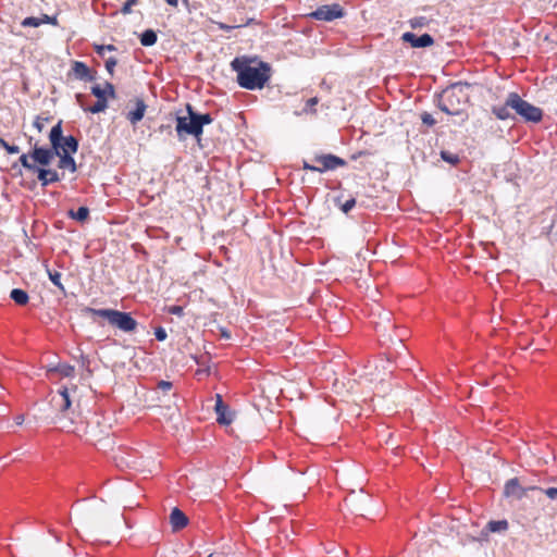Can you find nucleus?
<instances>
[{
    "mask_svg": "<svg viewBox=\"0 0 557 557\" xmlns=\"http://www.w3.org/2000/svg\"><path fill=\"white\" fill-rule=\"evenodd\" d=\"M231 67L237 74L238 85L248 90L262 89L271 78V66L263 61L252 66L248 59L235 58Z\"/></svg>",
    "mask_w": 557,
    "mask_h": 557,
    "instance_id": "obj_1",
    "label": "nucleus"
},
{
    "mask_svg": "<svg viewBox=\"0 0 557 557\" xmlns=\"http://www.w3.org/2000/svg\"><path fill=\"white\" fill-rule=\"evenodd\" d=\"M188 116H177L175 131L180 139L186 135L195 136L199 139L202 135L203 126L212 123L213 119L209 113H197L190 104L186 106Z\"/></svg>",
    "mask_w": 557,
    "mask_h": 557,
    "instance_id": "obj_2",
    "label": "nucleus"
},
{
    "mask_svg": "<svg viewBox=\"0 0 557 557\" xmlns=\"http://www.w3.org/2000/svg\"><path fill=\"white\" fill-rule=\"evenodd\" d=\"M84 312L107 319L111 325L125 333L135 332L138 326V322L132 317L129 312L115 309H95L90 307H86Z\"/></svg>",
    "mask_w": 557,
    "mask_h": 557,
    "instance_id": "obj_3",
    "label": "nucleus"
},
{
    "mask_svg": "<svg viewBox=\"0 0 557 557\" xmlns=\"http://www.w3.org/2000/svg\"><path fill=\"white\" fill-rule=\"evenodd\" d=\"M507 104L527 123H540L543 120V110L522 99L517 92L508 94Z\"/></svg>",
    "mask_w": 557,
    "mask_h": 557,
    "instance_id": "obj_4",
    "label": "nucleus"
},
{
    "mask_svg": "<svg viewBox=\"0 0 557 557\" xmlns=\"http://www.w3.org/2000/svg\"><path fill=\"white\" fill-rule=\"evenodd\" d=\"M60 123H57L50 131L49 139L51 143V148H44L35 146L30 158L40 165L47 166L51 163L53 158L58 153V140L60 137Z\"/></svg>",
    "mask_w": 557,
    "mask_h": 557,
    "instance_id": "obj_5",
    "label": "nucleus"
},
{
    "mask_svg": "<svg viewBox=\"0 0 557 557\" xmlns=\"http://www.w3.org/2000/svg\"><path fill=\"white\" fill-rule=\"evenodd\" d=\"M345 15L344 9L338 3L325 4L319 7L310 13V16L317 21L331 22Z\"/></svg>",
    "mask_w": 557,
    "mask_h": 557,
    "instance_id": "obj_6",
    "label": "nucleus"
},
{
    "mask_svg": "<svg viewBox=\"0 0 557 557\" xmlns=\"http://www.w3.org/2000/svg\"><path fill=\"white\" fill-rule=\"evenodd\" d=\"M314 161L319 164L318 172L333 171L347 164L346 160L332 153L315 156Z\"/></svg>",
    "mask_w": 557,
    "mask_h": 557,
    "instance_id": "obj_7",
    "label": "nucleus"
},
{
    "mask_svg": "<svg viewBox=\"0 0 557 557\" xmlns=\"http://www.w3.org/2000/svg\"><path fill=\"white\" fill-rule=\"evenodd\" d=\"M537 486L522 487L518 478L508 480L504 486V495L506 497H515L516 499H522L527 496L528 491H534Z\"/></svg>",
    "mask_w": 557,
    "mask_h": 557,
    "instance_id": "obj_8",
    "label": "nucleus"
},
{
    "mask_svg": "<svg viewBox=\"0 0 557 557\" xmlns=\"http://www.w3.org/2000/svg\"><path fill=\"white\" fill-rule=\"evenodd\" d=\"M58 123H60V137L58 140L57 154L75 153L78 149V140L72 135L64 137L62 134V121H59Z\"/></svg>",
    "mask_w": 557,
    "mask_h": 557,
    "instance_id": "obj_9",
    "label": "nucleus"
},
{
    "mask_svg": "<svg viewBox=\"0 0 557 557\" xmlns=\"http://www.w3.org/2000/svg\"><path fill=\"white\" fill-rule=\"evenodd\" d=\"M401 39L403 41L410 44L413 48H425L434 44L433 37L429 34L417 36L413 33L407 32L403 34Z\"/></svg>",
    "mask_w": 557,
    "mask_h": 557,
    "instance_id": "obj_10",
    "label": "nucleus"
},
{
    "mask_svg": "<svg viewBox=\"0 0 557 557\" xmlns=\"http://www.w3.org/2000/svg\"><path fill=\"white\" fill-rule=\"evenodd\" d=\"M91 94L97 98V101L94 106L89 108H84L85 111H89L91 113H100L103 112L108 108V98L102 90L100 85H94L91 87Z\"/></svg>",
    "mask_w": 557,
    "mask_h": 557,
    "instance_id": "obj_11",
    "label": "nucleus"
},
{
    "mask_svg": "<svg viewBox=\"0 0 557 557\" xmlns=\"http://www.w3.org/2000/svg\"><path fill=\"white\" fill-rule=\"evenodd\" d=\"M72 73L76 79L83 82H94L96 79L97 72L91 71L84 62L74 61L72 64Z\"/></svg>",
    "mask_w": 557,
    "mask_h": 557,
    "instance_id": "obj_12",
    "label": "nucleus"
},
{
    "mask_svg": "<svg viewBox=\"0 0 557 557\" xmlns=\"http://www.w3.org/2000/svg\"><path fill=\"white\" fill-rule=\"evenodd\" d=\"M52 406L60 411L61 413H65L71 407V399L69 395V391L66 387H62L58 391L55 395L51 398Z\"/></svg>",
    "mask_w": 557,
    "mask_h": 557,
    "instance_id": "obj_13",
    "label": "nucleus"
},
{
    "mask_svg": "<svg viewBox=\"0 0 557 557\" xmlns=\"http://www.w3.org/2000/svg\"><path fill=\"white\" fill-rule=\"evenodd\" d=\"M215 413H216V421L220 424H230L233 421L232 416L228 412V406L223 403L222 396L216 394V401H215Z\"/></svg>",
    "mask_w": 557,
    "mask_h": 557,
    "instance_id": "obj_14",
    "label": "nucleus"
},
{
    "mask_svg": "<svg viewBox=\"0 0 557 557\" xmlns=\"http://www.w3.org/2000/svg\"><path fill=\"white\" fill-rule=\"evenodd\" d=\"M170 524L173 531H180L188 524V517L177 507H174L170 513Z\"/></svg>",
    "mask_w": 557,
    "mask_h": 557,
    "instance_id": "obj_15",
    "label": "nucleus"
},
{
    "mask_svg": "<svg viewBox=\"0 0 557 557\" xmlns=\"http://www.w3.org/2000/svg\"><path fill=\"white\" fill-rule=\"evenodd\" d=\"M455 96L454 88L447 89L444 92L443 98L438 101V108L441 111L445 112L449 115H457L459 114V109L455 108L451 103V98Z\"/></svg>",
    "mask_w": 557,
    "mask_h": 557,
    "instance_id": "obj_16",
    "label": "nucleus"
},
{
    "mask_svg": "<svg viewBox=\"0 0 557 557\" xmlns=\"http://www.w3.org/2000/svg\"><path fill=\"white\" fill-rule=\"evenodd\" d=\"M37 178L41 183V186H48L49 184L57 183L61 180L59 173L54 170H48L44 168L37 169Z\"/></svg>",
    "mask_w": 557,
    "mask_h": 557,
    "instance_id": "obj_17",
    "label": "nucleus"
},
{
    "mask_svg": "<svg viewBox=\"0 0 557 557\" xmlns=\"http://www.w3.org/2000/svg\"><path fill=\"white\" fill-rule=\"evenodd\" d=\"M146 109L147 104L145 103V101L138 98L136 100L135 109L129 111L126 115L129 123L136 125L139 121H141L145 115Z\"/></svg>",
    "mask_w": 557,
    "mask_h": 557,
    "instance_id": "obj_18",
    "label": "nucleus"
},
{
    "mask_svg": "<svg viewBox=\"0 0 557 557\" xmlns=\"http://www.w3.org/2000/svg\"><path fill=\"white\" fill-rule=\"evenodd\" d=\"M57 156L60 157L59 164H58V166L60 169L69 170L72 173L76 172V170H77L76 162L71 153H62V154H57Z\"/></svg>",
    "mask_w": 557,
    "mask_h": 557,
    "instance_id": "obj_19",
    "label": "nucleus"
},
{
    "mask_svg": "<svg viewBox=\"0 0 557 557\" xmlns=\"http://www.w3.org/2000/svg\"><path fill=\"white\" fill-rule=\"evenodd\" d=\"M510 106L507 104V100L505 101V104L503 106H493L492 107V113L498 119V120H502V121H505V120H508V119H512L513 116L511 115L510 111H509Z\"/></svg>",
    "mask_w": 557,
    "mask_h": 557,
    "instance_id": "obj_20",
    "label": "nucleus"
},
{
    "mask_svg": "<svg viewBox=\"0 0 557 557\" xmlns=\"http://www.w3.org/2000/svg\"><path fill=\"white\" fill-rule=\"evenodd\" d=\"M10 298L18 306H25L29 300L28 294L21 288L12 289L10 293Z\"/></svg>",
    "mask_w": 557,
    "mask_h": 557,
    "instance_id": "obj_21",
    "label": "nucleus"
},
{
    "mask_svg": "<svg viewBox=\"0 0 557 557\" xmlns=\"http://www.w3.org/2000/svg\"><path fill=\"white\" fill-rule=\"evenodd\" d=\"M158 36L154 30L146 29L140 35V44L145 47L153 46L157 42Z\"/></svg>",
    "mask_w": 557,
    "mask_h": 557,
    "instance_id": "obj_22",
    "label": "nucleus"
},
{
    "mask_svg": "<svg viewBox=\"0 0 557 557\" xmlns=\"http://www.w3.org/2000/svg\"><path fill=\"white\" fill-rule=\"evenodd\" d=\"M69 216L76 221L84 222L89 216V209L87 207H79L76 211L70 210Z\"/></svg>",
    "mask_w": 557,
    "mask_h": 557,
    "instance_id": "obj_23",
    "label": "nucleus"
},
{
    "mask_svg": "<svg viewBox=\"0 0 557 557\" xmlns=\"http://www.w3.org/2000/svg\"><path fill=\"white\" fill-rule=\"evenodd\" d=\"M334 202L344 213H348L356 206V199L354 197L347 199L345 202H341V198L336 197Z\"/></svg>",
    "mask_w": 557,
    "mask_h": 557,
    "instance_id": "obj_24",
    "label": "nucleus"
},
{
    "mask_svg": "<svg viewBox=\"0 0 557 557\" xmlns=\"http://www.w3.org/2000/svg\"><path fill=\"white\" fill-rule=\"evenodd\" d=\"M487 528L491 532H500L508 529L507 520H492L488 522Z\"/></svg>",
    "mask_w": 557,
    "mask_h": 557,
    "instance_id": "obj_25",
    "label": "nucleus"
},
{
    "mask_svg": "<svg viewBox=\"0 0 557 557\" xmlns=\"http://www.w3.org/2000/svg\"><path fill=\"white\" fill-rule=\"evenodd\" d=\"M441 158L451 165H457L460 162V158L458 154L451 153L446 150L441 151Z\"/></svg>",
    "mask_w": 557,
    "mask_h": 557,
    "instance_id": "obj_26",
    "label": "nucleus"
},
{
    "mask_svg": "<svg viewBox=\"0 0 557 557\" xmlns=\"http://www.w3.org/2000/svg\"><path fill=\"white\" fill-rule=\"evenodd\" d=\"M49 278L61 292H65L63 284L61 283L62 274L58 271H48Z\"/></svg>",
    "mask_w": 557,
    "mask_h": 557,
    "instance_id": "obj_27",
    "label": "nucleus"
},
{
    "mask_svg": "<svg viewBox=\"0 0 557 557\" xmlns=\"http://www.w3.org/2000/svg\"><path fill=\"white\" fill-rule=\"evenodd\" d=\"M94 49L96 51V53L103 58L104 57V53L107 51L111 52V51H115L116 50V47L114 45H98V44H94Z\"/></svg>",
    "mask_w": 557,
    "mask_h": 557,
    "instance_id": "obj_28",
    "label": "nucleus"
},
{
    "mask_svg": "<svg viewBox=\"0 0 557 557\" xmlns=\"http://www.w3.org/2000/svg\"><path fill=\"white\" fill-rule=\"evenodd\" d=\"M54 370L59 372L63 377H70L74 374V367L66 363L59 364Z\"/></svg>",
    "mask_w": 557,
    "mask_h": 557,
    "instance_id": "obj_29",
    "label": "nucleus"
},
{
    "mask_svg": "<svg viewBox=\"0 0 557 557\" xmlns=\"http://www.w3.org/2000/svg\"><path fill=\"white\" fill-rule=\"evenodd\" d=\"M42 24L41 17L28 16L25 17L21 25L23 27H38Z\"/></svg>",
    "mask_w": 557,
    "mask_h": 557,
    "instance_id": "obj_30",
    "label": "nucleus"
},
{
    "mask_svg": "<svg viewBox=\"0 0 557 557\" xmlns=\"http://www.w3.org/2000/svg\"><path fill=\"white\" fill-rule=\"evenodd\" d=\"M412 28H422L428 26L429 20L424 16H417L409 21Z\"/></svg>",
    "mask_w": 557,
    "mask_h": 557,
    "instance_id": "obj_31",
    "label": "nucleus"
},
{
    "mask_svg": "<svg viewBox=\"0 0 557 557\" xmlns=\"http://www.w3.org/2000/svg\"><path fill=\"white\" fill-rule=\"evenodd\" d=\"M20 163L25 168L27 169L28 171H32V172H37V169H39L38 166H36L34 163H30L28 161V156L27 154H22L20 157Z\"/></svg>",
    "mask_w": 557,
    "mask_h": 557,
    "instance_id": "obj_32",
    "label": "nucleus"
},
{
    "mask_svg": "<svg viewBox=\"0 0 557 557\" xmlns=\"http://www.w3.org/2000/svg\"><path fill=\"white\" fill-rule=\"evenodd\" d=\"M102 90L104 91V95L107 98L114 99L116 97L115 88L112 83L107 82L104 86L102 87Z\"/></svg>",
    "mask_w": 557,
    "mask_h": 557,
    "instance_id": "obj_33",
    "label": "nucleus"
},
{
    "mask_svg": "<svg viewBox=\"0 0 557 557\" xmlns=\"http://www.w3.org/2000/svg\"><path fill=\"white\" fill-rule=\"evenodd\" d=\"M0 146L3 147L8 151V153H10V154H14V153L20 152V148L17 146L10 145L9 143H7L1 137H0Z\"/></svg>",
    "mask_w": 557,
    "mask_h": 557,
    "instance_id": "obj_34",
    "label": "nucleus"
},
{
    "mask_svg": "<svg viewBox=\"0 0 557 557\" xmlns=\"http://www.w3.org/2000/svg\"><path fill=\"white\" fill-rule=\"evenodd\" d=\"M116 64H117V60H116V58H114V57H110V58H108V59L106 60V62H104V66H106V70L108 71V73H109L110 75H113V73H114V67L116 66Z\"/></svg>",
    "mask_w": 557,
    "mask_h": 557,
    "instance_id": "obj_35",
    "label": "nucleus"
},
{
    "mask_svg": "<svg viewBox=\"0 0 557 557\" xmlns=\"http://www.w3.org/2000/svg\"><path fill=\"white\" fill-rule=\"evenodd\" d=\"M421 121L423 124L428 126H434L436 124V120L433 117V115L429 112L421 113Z\"/></svg>",
    "mask_w": 557,
    "mask_h": 557,
    "instance_id": "obj_36",
    "label": "nucleus"
},
{
    "mask_svg": "<svg viewBox=\"0 0 557 557\" xmlns=\"http://www.w3.org/2000/svg\"><path fill=\"white\" fill-rule=\"evenodd\" d=\"M536 490L543 492L550 499H557V487L542 488L537 486Z\"/></svg>",
    "mask_w": 557,
    "mask_h": 557,
    "instance_id": "obj_37",
    "label": "nucleus"
},
{
    "mask_svg": "<svg viewBox=\"0 0 557 557\" xmlns=\"http://www.w3.org/2000/svg\"><path fill=\"white\" fill-rule=\"evenodd\" d=\"M41 21H42V24H51L53 26H57L59 25V22H58V16L57 15H47V14H42L41 15Z\"/></svg>",
    "mask_w": 557,
    "mask_h": 557,
    "instance_id": "obj_38",
    "label": "nucleus"
},
{
    "mask_svg": "<svg viewBox=\"0 0 557 557\" xmlns=\"http://www.w3.org/2000/svg\"><path fill=\"white\" fill-rule=\"evenodd\" d=\"M154 336H156L157 341L163 342L166 339L168 334H166V331L162 326H158L154 330Z\"/></svg>",
    "mask_w": 557,
    "mask_h": 557,
    "instance_id": "obj_39",
    "label": "nucleus"
},
{
    "mask_svg": "<svg viewBox=\"0 0 557 557\" xmlns=\"http://www.w3.org/2000/svg\"><path fill=\"white\" fill-rule=\"evenodd\" d=\"M168 312L173 315L182 317L184 315V308L182 306H170Z\"/></svg>",
    "mask_w": 557,
    "mask_h": 557,
    "instance_id": "obj_40",
    "label": "nucleus"
},
{
    "mask_svg": "<svg viewBox=\"0 0 557 557\" xmlns=\"http://www.w3.org/2000/svg\"><path fill=\"white\" fill-rule=\"evenodd\" d=\"M47 120L46 119H42L40 116H37L34 121V127H36L38 129V132H41L44 129V126H45V122Z\"/></svg>",
    "mask_w": 557,
    "mask_h": 557,
    "instance_id": "obj_41",
    "label": "nucleus"
},
{
    "mask_svg": "<svg viewBox=\"0 0 557 557\" xmlns=\"http://www.w3.org/2000/svg\"><path fill=\"white\" fill-rule=\"evenodd\" d=\"M72 424L73 422L72 421H69V423L66 421H64L62 424H61V429L66 431V432H71V433H75L76 430L74 428H72Z\"/></svg>",
    "mask_w": 557,
    "mask_h": 557,
    "instance_id": "obj_42",
    "label": "nucleus"
},
{
    "mask_svg": "<svg viewBox=\"0 0 557 557\" xmlns=\"http://www.w3.org/2000/svg\"><path fill=\"white\" fill-rule=\"evenodd\" d=\"M159 387L162 389V391H170L172 388V383L169 382V381H160L159 382Z\"/></svg>",
    "mask_w": 557,
    "mask_h": 557,
    "instance_id": "obj_43",
    "label": "nucleus"
},
{
    "mask_svg": "<svg viewBox=\"0 0 557 557\" xmlns=\"http://www.w3.org/2000/svg\"><path fill=\"white\" fill-rule=\"evenodd\" d=\"M132 7L133 4L125 2L121 8V13L124 15L129 14L132 12Z\"/></svg>",
    "mask_w": 557,
    "mask_h": 557,
    "instance_id": "obj_44",
    "label": "nucleus"
},
{
    "mask_svg": "<svg viewBox=\"0 0 557 557\" xmlns=\"http://www.w3.org/2000/svg\"><path fill=\"white\" fill-rule=\"evenodd\" d=\"M302 169L304 170H308V171H312V172H318V166L317 165H312V164H310L307 161L302 162Z\"/></svg>",
    "mask_w": 557,
    "mask_h": 557,
    "instance_id": "obj_45",
    "label": "nucleus"
},
{
    "mask_svg": "<svg viewBox=\"0 0 557 557\" xmlns=\"http://www.w3.org/2000/svg\"><path fill=\"white\" fill-rule=\"evenodd\" d=\"M242 25H227V24H224V23H219V28L220 29H223V30H231L233 28H237V27H240Z\"/></svg>",
    "mask_w": 557,
    "mask_h": 557,
    "instance_id": "obj_46",
    "label": "nucleus"
},
{
    "mask_svg": "<svg viewBox=\"0 0 557 557\" xmlns=\"http://www.w3.org/2000/svg\"><path fill=\"white\" fill-rule=\"evenodd\" d=\"M318 98L317 97H313V98H310L307 100V103H306V109H311L313 108L317 103H318Z\"/></svg>",
    "mask_w": 557,
    "mask_h": 557,
    "instance_id": "obj_47",
    "label": "nucleus"
},
{
    "mask_svg": "<svg viewBox=\"0 0 557 557\" xmlns=\"http://www.w3.org/2000/svg\"><path fill=\"white\" fill-rule=\"evenodd\" d=\"M24 421V416L23 414H18L14 418V422L16 425H21Z\"/></svg>",
    "mask_w": 557,
    "mask_h": 557,
    "instance_id": "obj_48",
    "label": "nucleus"
},
{
    "mask_svg": "<svg viewBox=\"0 0 557 557\" xmlns=\"http://www.w3.org/2000/svg\"><path fill=\"white\" fill-rule=\"evenodd\" d=\"M169 5L176 8L178 0H164Z\"/></svg>",
    "mask_w": 557,
    "mask_h": 557,
    "instance_id": "obj_49",
    "label": "nucleus"
},
{
    "mask_svg": "<svg viewBox=\"0 0 557 557\" xmlns=\"http://www.w3.org/2000/svg\"><path fill=\"white\" fill-rule=\"evenodd\" d=\"M221 335L223 337H225V338H230L231 337L230 332L227 330H225V329L221 330Z\"/></svg>",
    "mask_w": 557,
    "mask_h": 557,
    "instance_id": "obj_50",
    "label": "nucleus"
},
{
    "mask_svg": "<svg viewBox=\"0 0 557 557\" xmlns=\"http://www.w3.org/2000/svg\"><path fill=\"white\" fill-rule=\"evenodd\" d=\"M76 99H77V102H78V103H81V102H82V99H83V95L77 94V95H76Z\"/></svg>",
    "mask_w": 557,
    "mask_h": 557,
    "instance_id": "obj_51",
    "label": "nucleus"
},
{
    "mask_svg": "<svg viewBox=\"0 0 557 557\" xmlns=\"http://www.w3.org/2000/svg\"><path fill=\"white\" fill-rule=\"evenodd\" d=\"M126 2L135 5L137 3V0H126Z\"/></svg>",
    "mask_w": 557,
    "mask_h": 557,
    "instance_id": "obj_52",
    "label": "nucleus"
},
{
    "mask_svg": "<svg viewBox=\"0 0 557 557\" xmlns=\"http://www.w3.org/2000/svg\"><path fill=\"white\" fill-rule=\"evenodd\" d=\"M208 557H219V556H214L213 554L209 555Z\"/></svg>",
    "mask_w": 557,
    "mask_h": 557,
    "instance_id": "obj_53",
    "label": "nucleus"
}]
</instances>
